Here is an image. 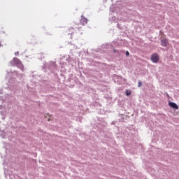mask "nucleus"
<instances>
[{"mask_svg": "<svg viewBox=\"0 0 179 179\" xmlns=\"http://www.w3.org/2000/svg\"><path fill=\"white\" fill-rule=\"evenodd\" d=\"M161 45L162 47H167L169 45V40L164 38L161 39Z\"/></svg>", "mask_w": 179, "mask_h": 179, "instance_id": "2", "label": "nucleus"}, {"mask_svg": "<svg viewBox=\"0 0 179 179\" xmlns=\"http://www.w3.org/2000/svg\"><path fill=\"white\" fill-rule=\"evenodd\" d=\"M0 47H1V43H0Z\"/></svg>", "mask_w": 179, "mask_h": 179, "instance_id": "10", "label": "nucleus"}, {"mask_svg": "<svg viewBox=\"0 0 179 179\" xmlns=\"http://www.w3.org/2000/svg\"><path fill=\"white\" fill-rule=\"evenodd\" d=\"M169 106L171 107V108H174L175 110H178V106L174 102H170Z\"/></svg>", "mask_w": 179, "mask_h": 179, "instance_id": "4", "label": "nucleus"}, {"mask_svg": "<svg viewBox=\"0 0 179 179\" xmlns=\"http://www.w3.org/2000/svg\"><path fill=\"white\" fill-rule=\"evenodd\" d=\"M80 24L83 26H85V24H87V18L85 17H82L80 21Z\"/></svg>", "mask_w": 179, "mask_h": 179, "instance_id": "3", "label": "nucleus"}, {"mask_svg": "<svg viewBox=\"0 0 179 179\" xmlns=\"http://www.w3.org/2000/svg\"><path fill=\"white\" fill-rule=\"evenodd\" d=\"M142 86V82L139 81L138 82V87H141Z\"/></svg>", "mask_w": 179, "mask_h": 179, "instance_id": "7", "label": "nucleus"}, {"mask_svg": "<svg viewBox=\"0 0 179 179\" xmlns=\"http://www.w3.org/2000/svg\"><path fill=\"white\" fill-rule=\"evenodd\" d=\"M159 55H157V53H155L151 56V61L155 64H157V62H159Z\"/></svg>", "mask_w": 179, "mask_h": 179, "instance_id": "1", "label": "nucleus"}, {"mask_svg": "<svg viewBox=\"0 0 179 179\" xmlns=\"http://www.w3.org/2000/svg\"><path fill=\"white\" fill-rule=\"evenodd\" d=\"M126 55H127V57H128L129 55V52L127 51L126 52Z\"/></svg>", "mask_w": 179, "mask_h": 179, "instance_id": "8", "label": "nucleus"}, {"mask_svg": "<svg viewBox=\"0 0 179 179\" xmlns=\"http://www.w3.org/2000/svg\"><path fill=\"white\" fill-rule=\"evenodd\" d=\"M13 62H15V64H20V65L22 66V68H23V64H22V62H20V60L16 57H15L13 59Z\"/></svg>", "mask_w": 179, "mask_h": 179, "instance_id": "5", "label": "nucleus"}, {"mask_svg": "<svg viewBox=\"0 0 179 179\" xmlns=\"http://www.w3.org/2000/svg\"><path fill=\"white\" fill-rule=\"evenodd\" d=\"M48 121H50V119H48Z\"/></svg>", "mask_w": 179, "mask_h": 179, "instance_id": "9", "label": "nucleus"}, {"mask_svg": "<svg viewBox=\"0 0 179 179\" xmlns=\"http://www.w3.org/2000/svg\"><path fill=\"white\" fill-rule=\"evenodd\" d=\"M131 91L126 90V95L127 96H131Z\"/></svg>", "mask_w": 179, "mask_h": 179, "instance_id": "6", "label": "nucleus"}]
</instances>
